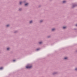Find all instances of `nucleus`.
Listing matches in <instances>:
<instances>
[{
    "mask_svg": "<svg viewBox=\"0 0 77 77\" xmlns=\"http://www.w3.org/2000/svg\"><path fill=\"white\" fill-rule=\"evenodd\" d=\"M42 42H39V44H42Z\"/></svg>",
    "mask_w": 77,
    "mask_h": 77,
    "instance_id": "9b49d317",
    "label": "nucleus"
},
{
    "mask_svg": "<svg viewBox=\"0 0 77 77\" xmlns=\"http://www.w3.org/2000/svg\"><path fill=\"white\" fill-rule=\"evenodd\" d=\"M26 68H27V69H29V68H32V66L30 65H28V66H26Z\"/></svg>",
    "mask_w": 77,
    "mask_h": 77,
    "instance_id": "f257e3e1",
    "label": "nucleus"
},
{
    "mask_svg": "<svg viewBox=\"0 0 77 77\" xmlns=\"http://www.w3.org/2000/svg\"><path fill=\"white\" fill-rule=\"evenodd\" d=\"M77 69L76 68L75 69V70H76Z\"/></svg>",
    "mask_w": 77,
    "mask_h": 77,
    "instance_id": "dca6fc26",
    "label": "nucleus"
},
{
    "mask_svg": "<svg viewBox=\"0 0 77 77\" xmlns=\"http://www.w3.org/2000/svg\"><path fill=\"white\" fill-rule=\"evenodd\" d=\"M29 5V4H28V3L26 4H25V6H27V5Z\"/></svg>",
    "mask_w": 77,
    "mask_h": 77,
    "instance_id": "f03ea898",
    "label": "nucleus"
},
{
    "mask_svg": "<svg viewBox=\"0 0 77 77\" xmlns=\"http://www.w3.org/2000/svg\"><path fill=\"white\" fill-rule=\"evenodd\" d=\"M20 5H21V4L22 3V2H20Z\"/></svg>",
    "mask_w": 77,
    "mask_h": 77,
    "instance_id": "9d476101",
    "label": "nucleus"
},
{
    "mask_svg": "<svg viewBox=\"0 0 77 77\" xmlns=\"http://www.w3.org/2000/svg\"><path fill=\"white\" fill-rule=\"evenodd\" d=\"M3 68L2 67H1L0 68V69H3Z\"/></svg>",
    "mask_w": 77,
    "mask_h": 77,
    "instance_id": "6e6552de",
    "label": "nucleus"
},
{
    "mask_svg": "<svg viewBox=\"0 0 77 77\" xmlns=\"http://www.w3.org/2000/svg\"><path fill=\"white\" fill-rule=\"evenodd\" d=\"M13 62H15V60H13Z\"/></svg>",
    "mask_w": 77,
    "mask_h": 77,
    "instance_id": "2eb2a0df",
    "label": "nucleus"
},
{
    "mask_svg": "<svg viewBox=\"0 0 77 77\" xmlns=\"http://www.w3.org/2000/svg\"><path fill=\"white\" fill-rule=\"evenodd\" d=\"M19 11H20V9H19Z\"/></svg>",
    "mask_w": 77,
    "mask_h": 77,
    "instance_id": "f3484780",
    "label": "nucleus"
},
{
    "mask_svg": "<svg viewBox=\"0 0 77 77\" xmlns=\"http://www.w3.org/2000/svg\"><path fill=\"white\" fill-rule=\"evenodd\" d=\"M65 2H66V1H64L63 2V3H65Z\"/></svg>",
    "mask_w": 77,
    "mask_h": 77,
    "instance_id": "39448f33",
    "label": "nucleus"
},
{
    "mask_svg": "<svg viewBox=\"0 0 77 77\" xmlns=\"http://www.w3.org/2000/svg\"><path fill=\"white\" fill-rule=\"evenodd\" d=\"M8 26H9V25H7V27H8Z\"/></svg>",
    "mask_w": 77,
    "mask_h": 77,
    "instance_id": "f8f14e48",
    "label": "nucleus"
},
{
    "mask_svg": "<svg viewBox=\"0 0 77 77\" xmlns=\"http://www.w3.org/2000/svg\"><path fill=\"white\" fill-rule=\"evenodd\" d=\"M9 49H10V48H7V50H9Z\"/></svg>",
    "mask_w": 77,
    "mask_h": 77,
    "instance_id": "0eeeda50",
    "label": "nucleus"
},
{
    "mask_svg": "<svg viewBox=\"0 0 77 77\" xmlns=\"http://www.w3.org/2000/svg\"><path fill=\"white\" fill-rule=\"evenodd\" d=\"M39 50V49H36V51H38Z\"/></svg>",
    "mask_w": 77,
    "mask_h": 77,
    "instance_id": "ddd939ff",
    "label": "nucleus"
},
{
    "mask_svg": "<svg viewBox=\"0 0 77 77\" xmlns=\"http://www.w3.org/2000/svg\"><path fill=\"white\" fill-rule=\"evenodd\" d=\"M54 30H55V29H52V31H54Z\"/></svg>",
    "mask_w": 77,
    "mask_h": 77,
    "instance_id": "7ed1b4c3",
    "label": "nucleus"
},
{
    "mask_svg": "<svg viewBox=\"0 0 77 77\" xmlns=\"http://www.w3.org/2000/svg\"><path fill=\"white\" fill-rule=\"evenodd\" d=\"M30 23H32V21H31L29 22Z\"/></svg>",
    "mask_w": 77,
    "mask_h": 77,
    "instance_id": "1a4fd4ad",
    "label": "nucleus"
},
{
    "mask_svg": "<svg viewBox=\"0 0 77 77\" xmlns=\"http://www.w3.org/2000/svg\"><path fill=\"white\" fill-rule=\"evenodd\" d=\"M42 21H43V20L40 21V23H41V22H42Z\"/></svg>",
    "mask_w": 77,
    "mask_h": 77,
    "instance_id": "4468645a",
    "label": "nucleus"
},
{
    "mask_svg": "<svg viewBox=\"0 0 77 77\" xmlns=\"http://www.w3.org/2000/svg\"><path fill=\"white\" fill-rule=\"evenodd\" d=\"M68 59V57H66L64 58V59Z\"/></svg>",
    "mask_w": 77,
    "mask_h": 77,
    "instance_id": "20e7f679",
    "label": "nucleus"
},
{
    "mask_svg": "<svg viewBox=\"0 0 77 77\" xmlns=\"http://www.w3.org/2000/svg\"><path fill=\"white\" fill-rule=\"evenodd\" d=\"M66 27H63V28L64 29H66Z\"/></svg>",
    "mask_w": 77,
    "mask_h": 77,
    "instance_id": "423d86ee",
    "label": "nucleus"
}]
</instances>
